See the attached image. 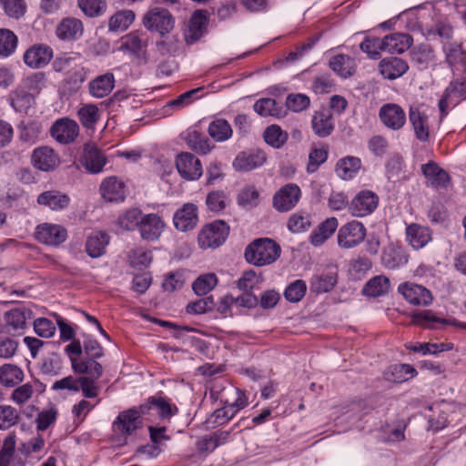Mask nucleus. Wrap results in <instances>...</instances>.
Wrapping results in <instances>:
<instances>
[{
    "label": "nucleus",
    "mask_w": 466,
    "mask_h": 466,
    "mask_svg": "<svg viewBox=\"0 0 466 466\" xmlns=\"http://www.w3.org/2000/svg\"><path fill=\"white\" fill-rule=\"evenodd\" d=\"M35 237L42 244L57 247L67 238V230L58 224L42 223L35 228Z\"/></svg>",
    "instance_id": "10"
},
{
    "label": "nucleus",
    "mask_w": 466,
    "mask_h": 466,
    "mask_svg": "<svg viewBox=\"0 0 466 466\" xmlns=\"http://www.w3.org/2000/svg\"><path fill=\"white\" fill-rule=\"evenodd\" d=\"M446 54V62L450 67L458 68L466 66V53L462 50L461 45L450 43L443 46Z\"/></svg>",
    "instance_id": "47"
},
{
    "label": "nucleus",
    "mask_w": 466,
    "mask_h": 466,
    "mask_svg": "<svg viewBox=\"0 0 466 466\" xmlns=\"http://www.w3.org/2000/svg\"><path fill=\"white\" fill-rule=\"evenodd\" d=\"M175 163L178 174L185 180H198L203 174L200 160L192 153L182 152L178 154Z\"/></svg>",
    "instance_id": "9"
},
{
    "label": "nucleus",
    "mask_w": 466,
    "mask_h": 466,
    "mask_svg": "<svg viewBox=\"0 0 466 466\" xmlns=\"http://www.w3.org/2000/svg\"><path fill=\"white\" fill-rule=\"evenodd\" d=\"M280 247L270 238H258L252 241L245 250L247 261L255 266L273 263L280 256Z\"/></svg>",
    "instance_id": "1"
},
{
    "label": "nucleus",
    "mask_w": 466,
    "mask_h": 466,
    "mask_svg": "<svg viewBox=\"0 0 466 466\" xmlns=\"http://www.w3.org/2000/svg\"><path fill=\"white\" fill-rule=\"evenodd\" d=\"M360 167V158L347 156L338 160L335 166V173L339 178L343 180H350L357 176Z\"/></svg>",
    "instance_id": "37"
},
{
    "label": "nucleus",
    "mask_w": 466,
    "mask_h": 466,
    "mask_svg": "<svg viewBox=\"0 0 466 466\" xmlns=\"http://www.w3.org/2000/svg\"><path fill=\"white\" fill-rule=\"evenodd\" d=\"M263 282V277L254 270L245 271L238 280V288L243 291H252Z\"/></svg>",
    "instance_id": "62"
},
{
    "label": "nucleus",
    "mask_w": 466,
    "mask_h": 466,
    "mask_svg": "<svg viewBox=\"0 0 466 466\" xmlns=\"http://www.w3.org/2000/svg\"><path fill=\"white\" fill-rule=\"evenodd\" d=\"M33 166L38 170L48 172L60 164V157L52 147H39L34 149L31 157Z\"/></svg>",
    "instance_id": "16"
},
{
    "label": "nucleus",
    "mask_w": 466,
    "mask_h": 466,
    "mask_svg": "<svg viewBox=\"0 0 466 466\" xmlns=\"http://www.w3.org/2000/svg\"><path fill=\"white\" fill-rule=\"evenodd\" d=\"M361 51L366 53L369 57L377 59L380 56V52L384 51L383 38L378 37H366L360 46Z\"/></svg>",
    "instance_id": "63"
},
{
    "label": "nucleus",
    "mask_w": 466,
    "mask_h": 466,
    "mask_svg": "<svg viewBox=\"0 0 466 466\" xmlns=\"http://www.w3.org/2000/svg\"><path fill=\"white\" fill-rule=\"evenodd\" d=\"M421 172L426 177L427 185L435 189L447 188L451 183L449 174L434 161L423 164Z\"/></svg>",
    "instance_id": "19"
},
{
    "label": "nucleus",
    "mask_w": 466,
    "mask_h": 466,
    "mask_svg": "<svg viewBox=\"0 0 466 466\" xmlns=\"http://www.w3.org/2000/svg\"><path fill=\"white\" fill-rule=\"evenodd\" d=\"M109 236L105 231H93L86 242V251L91 258H99L105 252L109 243Z\"/></svg>",
    "instance_id": "35"
},
{
    "label": "nucleus",
    "mask_w": 466,
    "mask_h": 466,
    "mask_svg": "<svg viewBox=\"0 0 466 466\" xmlns=\"http://www.w3.org/2000/svg\"><path fill=\"white\" fill-rule=\"evenodd\" d=\"M411 60L420 70H424L436 64V56L430 46L420 45L412 50Z\"/></svg>",
    "instance_id": "41"
},
{
    "label": "nucleus",
    "mask_w": 466,
    "mask_h": 466,
    "mask_svg": "<svg viewBox=\"0 0 466 466\" xmlns=\"http://www.w3.org/2000/svg\"><path fill=\"white\" fill-rule=\"evenodd\" d=\"M253 107L259 116L264 117L284 116L282 107L272 98H261L254 104Z\"/></svg>",
    "instance_id": "51"
},
{
    "label": "nucleus",
    "mask_w": 466,
    "mask_h": 466,
    "mask_svg": "<svg viewBox=\"0 0 466 466\" xmlns=\"http://www.w3.org/2000/svg\"><path fill=\"white\" fill-rule=\"evenodd\" d=\"M379 198L374 192L362 190L349 204V211L353 217H366L377 208Z\"/></svg>",
    "instance_id": "11"
},
{
    "label": "nucleus",
    "mask_w": 466,
    "mask_h": 466,
    "mask_svg": "<svg viewBox=\"0 0 466 466\" xmlns=\"http://www.w3.org/2000/svg\"><path fill=\"white\" fill-rule=\"evenodd\" d=\"M355 66L354 60L347 55H338L329 60L330 68L344 78L354 73Z\"/></svg>",
    "instance_id": "49"
},
{
    "label": "nucleus",
    "mask_w": 466,
    "mask_h": 466,
    "mask_svg": "<svg viewBox=\"0 0 466 466\" xmlns=\"http://www.w3.org/2000/svg\"><path fill=\"white\" fill-rule=\"evenodd\" d=\"M15 435L9 434L0 450V466H9L15 450Z\"/></svg>",
    "instance_id": "64"
},
{
    "label": "nucleus",
    "mask_w": 466,
    "mask_h": 466,
    "mask_svg": "<svg viewBox=\"0 0 466 466\" xmlns=\"http://www.w3.org/2000/svg\"><path fill=\"white\" fill-rule=\"evenodd\" d=\"M72 368L76 373L85 374L80 379L97 380L103 373V367L95 359L75 360L71 359Z\"/></svg>",
    "instance_id": "32"
},
{
    "label": "nucleus",
    "mask_w": 466,
    "mask_h": 466,
    "mask_svg": "<svg viewBox=\"0 0 466 466\" xmlns=\"http://www.w3.org/2000/svg\"><path fill=\"white\" fill-rule=\"evenodd\" d=\"M20 420V412L11 405H0V430L6 431Z\"/></svg>",
    "instance_id": "53"
},
{
    "label": "nucleus",
    "mask_w": 466,
    "mask_h": 466,
    "mask_svg": "<svg viewBox=\"0 0 466 466\" xmlns=\"http://www.w3.org/2000/svg\"><path fill=\"white\" fill-rule=\"evenodd\" d=\"M408 69V63L397 56L385 57L379 63V71L387 79L400 77Z\"/></svg>",
    "instance_id": "29"
},
{
    "label": "nucleus",
    "mask_w": 466,
    "mask_h": 466,
    "mask_svg": "<svg viewBox=\"0 0 466 466\" xmlns=\"http://www.w3.org/2000/svg\"><path fill=\"white\" fill-rule=\"evenodd\" d=\"M229 228L222 220L206 225L198 234V244L202 248H218L228 236Z\"/></svg>",
    "instance_id": "7"
},
{
    "label": "nucleus",
    "mask_w": 466,
    "mask_h": 466,
    "mask_svg": "<svg viewBox=\"0 0 466 466\" xmlns=\"http://www.w3.org/2000/svg\"><path fill=\"white\" fill-rule=\"evenodd\" d=\"M116 432L121 435H130L142 426V419L137 408L129 409L118 414L113 424Z\"/></svg>",
    "instance_id": "21"
},
{
    "label": "nucleus",
    "mask_w": 466,
    "mask_h": 466,
    "mask_svg": "<svg viewBox=\"0 0 466 466\" xmlns=\"http://www.w3.org/2000/svg\"><path fill=\"white\" fill-rule=\"evenodd\" d=\"M390 289V279L383 275L371 278L363 288V294L368 297L377 298L385 295Z\"/></svg>",
    "instance_id": "45"
},
{
    "label": "nucleus",
    "mask_w": 466,
    "mask_h": 466,
    "mask_svg": "<svg viewBox=\"0 0 466 466\" xmlns=\"http://www.w3.org/2000/svg\"><path fill=\"white\" fill-rule=\"evenodd\" d=\"M311 126L317 136L320 137H328L334 129L331 114L327 110L316 112L313 116Z\"/></svg>",
    "instance_id": "44"
},
{
    "label": "nucleus",
    "mask_w": 466,
    "mask_h": 466,
    "mask_svg": "<svg viewBox=\"0 0 466 466\" xmlns=\"http://www.w3.org/2000/svg\"><path fill=\"white\" fill-rule=\"evenodd\" d=\"M141 419L153 422L156 418L162 420L170 419L177 412L176 405L171 404L167 400L159 396H152L147 401L141 404L137 409Z\"/></svg>",
    "instance_id": "3"
},
{
    "label": "nucleus",
    "mask_w": 466,
    "mask_h": 466,
    "mask_svg": "<svg viewBox=\"0 0 466 466\" xmlns=\"http://www.w3.org/2000/svg\"><path fill=\"white\" fill-rule=\"evenodd\" d=\"M406 239L412 248L418 250L431 241V231L428 227L411 223L406 228Z\"/></svg>",
    "instance_id": "30"
},
{
    "label": "nucleus",
    "mask_w": 466,
    "mask_h": 466,
    "mask_svg": "<svg viewBox=\"0 0 466 466\" xmlns=\"http://www.w3.org/2000/svg\"><path fill=\"white\" fill-rule=\"evenodd\" d=\"M391 378L387 374V379L393 382L400 383L417 375L416 370L409 364H396L390 367Z\"/></svg>",
    "instance_id": "57"
},
{
    "label": "nucleus",
    "mask_w": 466,
    "mask_h": 466,
    "mask_svg": "<svg viewBox=\"0 0 466 466\" xmlns=\"http://www.w3.org/2000/svg\"><path fill=\"white\" fill-rule=\"evenodd\" d=\"M266 159V155L261 150L240 152L234 159L233 167L238 171L248 172L261 167Z\"/></svg>",
    "instance_id": "26"
},
{
    "label": "nucleus",
    "mask_w": 466,
    "mask_h": 466,
    "mask_svg": "<svg viewBox=\"0 0 466 466\" xmlns=\"http://www.w3.org/2000/svg\"><path fill=\"white\" fill-rule=\"evenodd\" d=\"M409 119L414 128L416 137L420 141H426L429 137L428 116L419 107L410 106Z\"/></svg>",
    "instance_id": "38"
},
{
    "label": "nucleus",
    "mask_w": 466,
    "mask_h": 466,
    "mask_svg": "<svg viewBox=\"0 0 466 466\" xmlns=\"http://www.w3.org/2000/svg\"><path fill=\"white\" fill-rule=\"evenodd\" d=\"M53 57V50L43 44L34 45L24 54L25 64L31 68H42L46 66Z\"/></svg>",
    "instance_id": "20"
},
{
    "label": "nucleus",
    "mask_w": 466,
    "mask_h": 466,
    "mask_svg": "<svg viewBox=\"0 0 466 466\" xmlns=\"http://www.w3.org/2000/svg\"><path fill=\"white\" fill-rule=\"evenodd\" d=\"M165 228L162 218L155 213L143 215L138 227L140 237L147 241L157 240Z\"/></svg>",
    "instance_id": "17"
},
{
    "label": "nucleus",
    "mask_w": 466,
    "mask_h": 466,
    "mask_svg": "<svg viewBox=\"0 0 466 466\" xmlns=\"http://www.w3.org/2000/svg\"><path fill=\"white\" fill-rule=\"evenodd\" d=\"M78 6L85 15L94 17L106 11V3L104 0H78Z\"/></svg>",
    "instance_id": "61"
},
{
    "label": "nucleus",
    "mask_w": 466,
    "mask_h": 466,
    "mask_svg": "<svg viewBox=\"0 0 466 466\" xmlns=\"http://www.w3.org/2000/svg\"><path fill=\"white\" fill-rule=\"evenodd\" d=\"M233 396V399L227 398L222 400L224 406L214 411L213 416L216 418L215 422L224 424L230 420L240 410L248 405V397L241 390L229 387L227 390Z\"/></svg>",
    "instance_id": "4"
},
{
    "label": "nucleus",
    "mask_w": 466,
    "mask_h": 466,
    "mask_svg": "<svg viewBox=\"0 0 466 466\" xmlns=\"http://www.w3.org/2000/svg\"><path fill=\"white\" fill-rule=\"evenodd\" d=\"M24 380V371L16 365L4 364L0 367V384L15 387Z\"/></svg>",
    "instance_id": "48"
},
{
    "label": "nucleus",
    "mask_w": 466,
    "mask_h": 466,
    "mask_svg": "<svg viewBox=\"0 0 466 466\" xmlns=\"http://www.w3.org/2000/svg\"><path fill=\"white\" fill-rule=\"evenodd\" d=\"M338 226L339 221L336 218L332 217L325 219L311 232L309 236L310 243L315 247L321 246L333 235Z\"/></svg>",
    "instance_id": "36"
},
{
    "label": "nucleus",
    "mask_w": 466,
    "mask_h": 466,
    "mask_svg": "<svg viewBox=\"0 0 466 466\" xmlns=\"http://www.w3.org/2000/svg\"><path fill=\"white\" fill-rule=\"evenodd\" d=\"M301 197V190L296 184L289 183L280 187L273 197V207L280 212L292 209Z\"/></svg>",
    "instance_id": "13"
},
{
    "label": "nucleus",
    "mask_w": 466,
    "mask_h": 466,
    "mask_svg": "<svg viewBox=\"0 0 466 466\" xmlns=\"http://www.w3.org/2000/svg\"><path fill=\"white\" fill-rule=\"evenodd\" d=\"M9 101L16 112H25L33 106L35 97L33 93L19 86L9 94Z\"/></svg>",
    "instance_id": "39"
},
{
    "label": "nucleus",
    "mask_w": 466,
    "mask_h": 466,
    "mask_svg": "<svg viewBox=\"0 0 466 466\" xmlns=\"http://www.w3.org/2000/svg\"><path fill=\"white\" fill-rule=\"evenodd\" d=\"M127 258L132 267H147L152 260V254L143 248H136L128 252Z\"/></svg>",
    "instance_id": "59"
},
{
    "label": "nucleus",
    "mask_w": 466,
    "mask_h": 466,
    "mask_svg": "<svg viewBox=\"0 0 466 466\" xmlns=\"http://www.w3.org/2000/svg\"><path fill=\"white\" fill-rule=\"evenodd\" d=\"M36 202L39 206L52 211H62L68 208L71 198L67 194L58 189H49L40 193L37 196Z\"/></svg>",
    "instance_id": "18"
},
{
    "label": "nucleus",
    "mask_w": 466,
    "mask_h": 466,
    "mask_svg": "<svg viewBox=\"0 0 466 466\" xmlns=\"http://www.w3.org/2000/svg\"><path fill=\"white\" fill-rule=\"evenodd\" d=\"M31 314V310L25 307L16 308L7 311L5 315V319L13 331L19 332L25 329L26 319Z\"/></svg>",
    "instance_id": "42"
},
{
    "label": "nucleus",
    "mask_w": 466,
    "mask_h": 466,
    "mask_svg": "<svg viewBox=\"0 0 466 466\" xmlns=\"http://www.w3.org/2000/svg\"><path fill=\"white\" fill-rule=\"evenodd\" d=\"M100 192L103 198L109 202L124 201L127 196L126 185L116 177L105 178L100 185Z\"/></svg>",
    "instance_id": "24"
},
{
    "label": "nucleus",
    "mask_w": 466,
    "mask_h": 466,
    "mask_svg": "<svg viewBox=\"0 0 466 466\" xmlns=\"http://www.w3.org/2000/svg\"><path fill=\"white\" fill-rule=\"evenodd\" d=\"M366 236L367 229L364 224L358 220H351L339 228L338 246L343 249L354 248L364 241Z\"/></svg>",
    "instance_id": "5"
},
{
    "label": "nucleus",
    "mask_w": 466,
    "mask_h": 466,
    "mask_svg": "<svg viewBox=\"0 0 466 466\" xmlns=\"http://www.w3.org/2000/svg\"><path fill=\"white\" fill-rule=\"evenodd\" d=\"M132 10H121L114 14L108 21V30L113 33L126 31L135 21Z\"/></svg>",
    "instance_id": "46"
},
{
    "label": "nucleus",
    "mask_w": 466,
    "mask_h": 466,
    "mask_svg": "<svg viewBox=\"0 0 466 466\" xmlns=\"http://www.w3.org/2000/svg\"><path fill=\"white\" fill-rule=\"evenodd\" d=\"M83 32V23L75 17L62 19L56 29V36L65 41L76 40L82 36Z\"/></svg>",
    "instance_id": "28"
},
{
    "label": "nucleus",
    "mask_w": 466,
    "mask_h": 466,
    "mask_svg": "<svg viewBox=\"0 0 466 466\" xmlns=\"http://www.w3.org/2000/svg\"><path fill=\"white\" fill-rule=\"evenodd\" d=\"M142 217L141 210L137 208L128 209L118 217L117 224L125 230H134L138 228Z\"/></svg>",
    "instance_id": "54"
},
{
    "label": "nucleus",
    "mask_w": 466,
    "mask_h": 466,
    "mask_svg": "<svg viewBox=\"0 0 466 466\" xmlns=\"http://www.w3.org/2000/svg\"><path fill=\"white\" fill-rule=\"evenodd\" d=\"M148 41L149 37L146 32L134 30L119 39L118 49L139 63H147Z\"/></svg>",
    "instance_id": "2"
},
{
    "label": "nucleus",
    "mask_w": 466,
    "mask_h": 466,
    "mask_svg": "<svg viewBox=\"0 0 466 466\" xmlns=\"http://www.w3.org/2000/svg\"><path fill=\"white\" fill-rule=\"evenodd\" d=\"M115 76L111 72L97 76L88 83V92L96 98L108 96L115 87Z\"/></svg>",
    "instance_id": "31"
},
{
    "label": "nucleus",
    "mask_w": 466,
    "mask_h": 466,
    "mask_svg": "<svg viewBox=\"0 0 466 466\" xmlns=\"http://www.w3.org/2000/svg\"><path fill=\"white\" fill-rule=\"evenodd\" d=\"M81 124L86 127H92L98 120L99 111L96 106L84 105L77 112Z\"/></svg>",
    "instance_id": "60"
},
{
    "label": "nucleus",
    "mask_w": 466,
    "mask_h": 466,
    "mask_svg": "<svg viewBox=\"0 0 466 466\" xmlns=\"http://www.w3.org/2000/svg\"><path fill=\"white\" fill-rule=\"evenodd\" d=\"M398 291L410 304L415 306H429L433 300L431 290L412 282L400 284Z\"/></svg>",
    "instance_id": "12"
},
{
    "label": "nucleus",
    "mask_w": 466,
    "mask_h": 466,
    "mask_svg": "<svg viewBox=\"0 0 466 466\" xmlns=\"http://www.w3.org/2000/svg\"><path fill=\"white\" fill-rule=\"evenodd\" d=\"M379 117L387 128L393 131L402 128L407 119L403 108L394 103H387L381 106L379 110Z\"/></svg>",
    "instance_id": "14"
},
{
    "label": "nucleus",
    "mask_w": 466,
    "mask_h": 466,
    "mask_svg": "<svg viewBox=\"0 0 466 466\" xmlns=\"http://www.w3.org/2000/svg\"><path fill=\"white\" fill-rule=\"evenodd\" d=\"M463 100H466V81L451 80L438 104L441 120L446 117L451 108L455 107Z\"/></svg>",
    "instance_id": "6"
},
{
    "label": "nucleus",
    "mask_w": 466,
    "mask_h": 466,
    "mask_svg": "<svg viewBox=\"0 0 466 466\" xmlns=\"http://www.w3.org/2000/svg\"><path fill=\"white\" fill-rule=\"evenodd\" d=\"M306 291V282L302 279H296L286 288L284 296L289 302H299L305 296Z\"/></svg>",
    "instance_id": "58"
},
{
    "label": "nucleus",
    "mask_w": 466,
    "mask_h": 466,
    "mask_svg": "<svg viewBox=\"0 0 466 466\" xmlns=\"http://www.w3.org/2000/svg\"><path fill=\"white\" fill-rule=\"evenodd\" d=\"M16 46V35L9 29H0V56H9L15 52Z\"/></svg>",
    "instance_id": "56"
},
{
    "label": "nucleus",
    "mask_w": 466,
    "mask_h": 466,
    "mask_svg": "<svg viewBox=\"0 0 466 466\" xmlns=\"http://www.w3.org/2000/svg\"><path fill=\"white\" fill-rule=\"evenodd\" d=\"M185 141L189 148L202 155H207L214 147L209 139L197 129H189Z\"/></svg>",
    "instance_id": "40"
},
{
    "label": "nucleus",
    "mask_w": 466,
    "mask_h": 466,
    "mask_svg": "<svg viewBox=\"0 0 466 466\" xmlns=\"http://www.w3.org/2000/svg\"><path fill=\"white\" fill-rule=\"evenodd\" d=\"M263 137L268 145L279 149L286 144L289 135L279 126L271 125L265 129Z\"/></svg>",
    "instance_id": "52"
},
{
    "label": "nucleus",
    "mask_w": 466,
    "mask_h": 466,
    "mask_svg": "<svg viewBox=\"0 0 466 466\" xmlns=\"http://www.w3.org/2000/svg\"><path fill=\"white\" fill-rule=\"evenodd\" d=\"M198 208L192 203H187L179 208L173 217L174 226L177 230L187 231L197 226Z\"/></svg>",
    "instance_id": "25"
},
{
    "label": "nucleus",
    "mask_w": 466,
    "mask_h": 466,
    "mask_svg": "<svg viewBox=\"0 0 466 466\" xmlns=\"http://www.w3.org/2000/svg\"><path fill=\"white\" fill-rule=\"evenodd\" d=\"M106 159L102 151L93 144H86L84 147L82 164L90 173L102 171Z\"/></svg>",
    "instance_id": "27"
},
{
    "label": "nucleus",
    "mask_w": 466,
    "mask_h": 466,
    "mask_svg": "<svg viewBox=\"0 0 466 466\" xmlns=\"http://www.w3.org/2000/svg\"><path fill=\"white\" fill-rule=\"evenodd\" d=\"M412 42V37L408 34H390L383 37L384 52L390 54H401L411 46Z\"/></svg>",
    "instance_id": "33"
},
{
    "label": "nucleus",
    "mask_w": 466,
    "mask_h": 466,
    "mask_svg": "<svg viewBox=\"0 0 466 466\" xmlns=\"http://www.w3.org/2000/svg\"><path fill=\"white\" fill-rule=\"evenodd\" d=\"M51 136L60 144L73 142L79 133L77 123L67 117L56 120L50 128Z\"/></svg>",
    "instance_id": "15"
},
{
    "label": "nucleus",
    "mask_w": 466,
    "mask_h": 466,
    "mask_svg": "<svg viewBox=\"0 0 466 466\" xmlns=\"http://www.w3.org/2000/svg\"><path fill=\"white\" fill-rule=\"evenodd\" d=\"M218 283V278L214 273L199 276L192 284V289L198 296H203L212 290Z\"/></svg>",
    "instance_id": "55"
},
{
    "label": "nucleus",
    "mask_w": 466,
    "mask_h": 466,
    "mask_svg": "<svg viewBox=\"0 0 466 466\" xmlns=\"http://www.w3.org/2000/svg\"><path fill=\"white\" fill-rule=\"evenodd\" d=\"M143 24L149 31H156L163 35L173 29L174 18L167 9L155 7L144 15Z\"/></svg>",
    "instance_id": "8"
},
{
    "label": "nucleus",
    "mask_w": 466,
    "mask_h": 466,
    "mask_svg": "<svg viewBox=\"0 0 466 466\" xmlns=\"http://www.w3.org/2000/svg\"><path fill=\"white\" fill-rule=\"evenodd\" d=\"M409 261L407 250L394 244L386 246L382 250L381 264L388 269H397Z\"/></svg>",
    "instance_id": "22"
},
{
    "label": "nucleus",
    "mask_w": 466,
    "mask_h": 466,
    "mask_svg": "<svg viewBox=\"0 0 466 466\" xmlns=\"http://www.w3.org/2000/svg\"><path fill=\"white\" fill-rule=\"evenodd\" d=\"M337 283V275L334 272H327L315 275L310 280V291L324 293L330 291Z\"/></svg>",
    "instance_id": "50"
},
{
    "label": "nucleus",
    "mask_w": 466,
    "mask_h": 466,
    "mask_svg": "<svg viewBox=\"0 0 466 466\" xmlns=\"http://www.w3.org/2000/svg\"><path fill=\"white\" fill-rule=\"evenodd\" d=\"M208 133L216 142H224L231 138L233 129L226 119L216 118L209 123Z\"/></svg>",
    "instance_id": "43"
},
{
    "label": "nucleus",
    "mask_w": 466,
    "mask_h": 466,
    "mask_svg": "<svg viewBox=\"0 0 466 466\" xmlns=\"http://www.w3.org/2000/svg\"><path fill=\"white\" fill-rule=\"evenodd\" d=\"M412 322L428 329H434L438 324L454 326L466 329V323L455 319H441L431 310H423L412 315Z\"/></svg>",
    "instance_id": "23"
},
{
    "label": "nucleus",
    "mask_w": 466,
    "mask_h": 466,
    "mask_svg": "<svg viewBox=\"0 0 466 466\" xmlns=\"http://www.w3.org/2000/svg\"><path fill=\"white\" fill-rule=\"evenodd\" d=\"M208 18L207 11L198 10L194 12L188 25V31L186 35L188 43L198 41L207 31Z\"/></svg>",
    "instance_id": "34"
}]
</instances>
